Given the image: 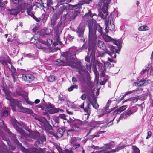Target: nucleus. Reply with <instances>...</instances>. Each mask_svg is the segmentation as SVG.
<instances>
[{"label":"nucleus","mask_w":153,"mask_h":153,"mask_svg":"<svg viewBox=\"0 0 153 153\" xmlns=\"http://www.w3.org/2000/svg\"><path fill=\"white\" fill-rule=\"evenodd\" d=\"M104 132V131H99L97 132H96L95 133V134L92 135H91L90 137L92 139L95 137H98L99 136V134H101Z\"/></svg>","instance_id":"58836bf2"},{"label":"nucleus","mask_w":153,"mask_h":153,"mask_svg":"<svg viewBox=\"0 0 153 153\" xmlns=\"http://www.w3.org/2000/svg\"><path fill=\"white\" fill-rule=\"evenodd\" d=\"M45 106L46 107V109L47 112L51 114H53L58 112L59 111V108H55L52 106L50 102L45 103Z\"/></svg>","instance_id":"39448f33"},{"label":"nucleus","mask_w":153,"mask_h":153,"mask_svg":"<svg viewBox=\"0 0 153 153\" xmlns=\"http://www.w3.org/2000/svg\"><path fill=\"white\" fill-rule=\"evenodd\" d=\"M65 6L67 7L68 10H71L78 8V5H72L70 4H68Z\"/></svg>","instance_id":"bb28decb"},{"label":"nucleus","mask_w":153,"mask_h":153,"mask_svg":"<svg viewBox=\"0 0 153 153\" xmlns=\"http://www.w3.org/2000/svg\"><path fill=\"white\" fill-rule=\"evenodd\" d=\"M91 105H92L93 107L95 109L97 110L98 109L99 107V105L97 103V100H95L94 102Z\"/></svg>","instance_id":"a18cd8bd"},{"label":"nucleus","mask_w":153,"mask_h":153,"mask_svg":"<svg viewBox=\"0 0 153 153\" xmlns=\"http://www.w3.org/2000/svg\"><path fill=\"white\" fill-rule=\"evenodd\" d=\"M36 45L37 47L39 49H43L44 48V47L42 45L41 43L39 42L36 43Z\"/></svg>","instance_id":"052dcab7"},{"label":"nucleus","mask_w":153,"mask_h":153,"mask_svg":"<svg viewBox=\"0 0 153 153\" xmlns=\"http://www.w3.org/2000/svg\"><path fill=\"white\" fill-rule=\"evenodd\" d=\"M108 27L109 30L111 31H113L115 29V25L113 23L110 22L109 24L108 25Z\"/></svg>","instance_id":"e433bc0d"},{"label":"nucleus","mask_w":153,"mask_h":153,"mask_svg":"<svg viewBox=\"0 0 153 153\" xmlns=\"http://www.w3.org/2000/svg\"><path fill=\"white\" fill-rule=\"evenodd\" d=\"M55 64L58 66H67L69 65V63L65 61V60L58 59L55 62Z\"/></svg>","instance_id":"dca6fc26"},{"label":"nucleus","mask_w":153,"mask_h":153,"mask_svg":"<svg viewBox=\"0 0 153 153\" xmlns=\"http://www.w3.org/2000/svg\"><path fill=\"white\" fill-rule=\"evenodd\" d=\"M126 105H123L121 107H120L118 109L115 110L113 112V115L114 116V118L112 120L110 121L109 122H108L107 123V126H109L110 125H112L113 124L112 121L114 120L115 117L116 115L117 114H119L120 113L122 112L123 111L125 110L126 108Z\"/></svg>","instance_id":"423d86ee"},{"label":"nucleus","mask_w":153,"mask_h":153,"mask_svg":"<svg viewBox=\"0 0 153 153\" xmlns=\"http://www.w3.org/2000/svg\"><path fill=\"white\" fill-rule=\"evenodd\" d=\"M132 111L131 109L126 111L121 114V117L124 119L128 117L130 115L133 114Z\"/></svg>","instance_id":"5701e85b"},{"label":"nucleus","mask_w":153,"mask_h":153,"mask_svg":"<svg viewBox=\"0 0 153 153\" xmlns=\"http://www.w3.org/2000/svg\"><path fill=\"white\" fill-rule=\"evenodd\" d=\"M65 132V130L62 128H59L57 131L56 133L55 134L54 132L53 136L57 139L59 138H61L63 136Z\"/></svg>","instance_id":"4468645a"},{"label":"nucleus","mask_w":153,"mask_h":153,"mask_svg":"<svg viewBox=\"0 0 153 153\" xmlns=\"http://www.w3.org/2000/svg\"><path fill=\"white\" fill-rule=\"evenodd\" d=\"M72 129H69L67 130V133L68 132L72 131H78L80 129V127L76 123H74L72 126Z\"/></svg>","instance_id":"6ab92c4d"},{"label":"nucleus","mask_w":153,"mask_h":153,"mask_svg":"<svg viewBox=\"0 0 153 153\" xmlns=\"http://www.w3.org/2000/svg\"><path fill=\"white\" fill-rule=\"evenodd\" d=\"M26 108H24L21 106H19L18 105V110L19 112H21L23 113H25V110Z\"/></svg>","instance_id":"864d4df0"},{"label":"nucleus","mask_w":153,"mask_h":153,"mask_svg":"<svg viewBox=\"0 0 153 153\" xmlns=\"http://www.w3.org/2000/svg\"><path fill=\"white\" fill-rule=\"evenodd\" d=\"M25 112H26L30 114H31L33 113V112L32 110L30 109L26 108L25 109Z\"/></svg>","instance_id":"6e6d98bb"},{"label":"nucleus","mask_w":153,"mask_h":153,"mask_svg":"<svg viewBox=\"0 0 153 153\" xmlns=\"http://www.w3.org/2000/svg\"><path fill=\"white\" fill-rule=\"evenodd\" d=\"M30 135L32 137L36 139H39L40 134L37 131H33L30 133Z\"/></svg>","instance_id":"4be33fe9"},{"label":"nucleus","mask_w":153,"mask_h":153,"mask_svg":"<svg viewBox=\"0 0 153 153\" xmlns=\"http://www.w3.org/2000/svg\"><path fill=\"white\" fill-rule=\"evenodd\" d=\"M58 3L59 5H62L65 4V0H57Z\"/></svg>","instance_id":"69168bd1"},{"label":"nucleus","mask_w":153,"mask_h":153,"mask_svg":"<svg viewBox=\"0 0 153 153\" xmlns=\"http://www.w3.org/2000/svg\"><path fill=\"white\" fill-rule=\"evenodd\" d=\"M80 13V11L78 10H75L71 12L69 15L70 20L71 21L75 19L78 15Z\"/></svg>","instance_id":"a211bd4d"},{"label":"nucleus","mask_w":153,"mask_h":153,"mask_svg":"<svg viewBox=\"0 0 153 153\" xmlns=\"http://www.w3.org/2000/svg\"><path fill=\"white\" fill-rule=\"evenodd\" d=\"M132 148L133 150V153H140L139 149L135 146H133Z\"/></svg>","instance_id":"8fccbe9b"},{"label":"nucleus","mask_w":153,"mask_h":153,"mask_svg":"<svg viewBox=\"0 0 153 153\" xmlns=\"http://www.w3.org/2000/svg\"><path fill=\"white\" fill-rule=\"evenodd\" d=\"M87 100L88 101L86 103L85 107V102L84 101L78 106L79 108L83 109L85 112V115H87L88 118L90 116L91 112L90 105L94 102L95 100H97L92 96H89L87 97Z\"/></svg>","instance_id":"f03ea898"},{"label":"nucleus","mask_w":153,"mask_h":153,"mask_svg":"<svg viewBox=\"0 0 153 153\" xmlns=\"http://www.w3.org/2000/svg\"><path fill=\"white\" fill-rule=\"evenodd\" d=\"M58 18L56 16L53 15L51 19V25L52 27L53 28L55 26Z\"/></svg>","instance_id":"c85d7f7f"},{"label":"nucleus","mask_w":153,"mask_h":153,"mask_svg":"<svg viewBox=\"0 0 153 153\" xmlns=\"http://www.w3.org/2000/svg\"><path fill=\"white\" fill-rule=\"evenodd\" d=\"M111 0H104L103 1L104 5L107 6L110 2Z\"/></svg>","instance_id":"774afa93"},{"label":"nucleus","mask_w":153,"mask_h":153,"mask_svg":"<svg viewBox=\"0 0 153 153\" xmlns=\"http://www.w3.org/2000/svg\"><path fill=\"white\" fill-rule=\"evenodd\" d=\"M59 117L60 119L66 120L67 121V122L68 123H69V121L67 119V116L65 114H60L59 115Z\"/></svg>","instance_id":"c03bdc74"},{"label":"nucleus","mask_w":153,"mask_h":153,"mask_svg":"<svg viewBox=\"0 0 153 153\" xmlns=\"http://www.w3.org/2000/svg\"><path fill=\"white\" fill-rule=\"evenodd\" d=\"M137 85L139 86H144L147 85L148 83V82L145 79H141L139 82H136Z\"/></svg>","instance_id":"b1692460"},{"label":"nucleus","mask_w":153,"mask_h":153,"mask_svg":"<svg viewBox=\"0 0 153 153\" xmlns=\"http://www.w3.org/2000/svg\"><path fill=\"white\" fill-rule=\"evenodd\" d=\"M22 78L24 81L31 82L34 80V76L32 74H23L22 76Z\"/></svg>","instance_id":"9b49d317"},{"label":"nucleus","mask_w":153,"mask_h":153,"mask_svg":"<svg viewBox=\"0 0 153 153\" xmlns=\"http://www.w3.org/2000/svg\"><path fill=\"white\" fill-rule=\"evenodd\" d=\"M149 70V67H147L145 69L142 70L141 72V74H144L146 71H148Z\"/></svg>","instance_id":"0e129e2a"},{"label":"nucleus","mask_w":153,"mask_h":153,"mask_svg":"<svg viewBox=\"0 0 153 153\" xmlns=\"http://www.w3.org/2000/svg\"><path fill=\"white\" fill-rule=\"evenodd\" d=\"M97 45L98 47L100 49L103 50L106 49V46L104 42L102 41L99 40L97 42Z\"/></svg>","instance_id":"412c9836"},{"label":"nucleus","mask_w":153,"mask_h":153,"mask_svg":"<svg viewBox=\"0 0 153 153\" xmlns=\"http://www.w3.org/2000/svg\"><path fill=\"white\" fill-rule=\"evenodd\" d=\"M97 63L98 67V69L99 70L101 71L100 74V75L102 77L105 76L106 70L105 69L104 66L103 65L102 63H100L99 61H97Z\"/></svg>","instance_id":"f8f14e48"},{"label":"nucleus","mask_w":153,"mask_h":153,"mask_svg":"<svg viewBox=\"0 0 153 153\" xmlns=\"http://www.w3.org/2000/svg\"><path fill=\"white\" fill-rule=\"evenodd\" d=\"M98 24L94 19H92L91 21L88 22V26L89 28V40L94 41L97 39L96 32Z\"/></svg>","instance_id":"f257e3e1"},{"label":"nucleus","mask_w":153,"mask_h":153,"mask_svg":"<svg viewBox=\"0 0 153 153\" xmlns=\"http://www.w3.org/2000/svg\"><path fill=\"white\" fill-rule=\"evenodd\" d=\"M18 104L19 102L16 100L12 99L10 97V105L13 111H16V106L18 107Z\"/></svg>","instance_id":"2eb2a0df"},{"label":"nucleus","mask_w":153,"mask_h":153,"mask_svg":"<svg viewBox=\"0 0 153 153\" xmlns=\"http://www.w3.org/2000/svg\"><path fill=\"white\" fill-rule=\"evenodd\" d=\"M39 34L40 35L42 36H44L45 35H49V34L47 33L46 31L44 29L42 30H41L39 32Z\"/></svg>","instance_id":"49530a36"},{"label":"nucleus","mask_w":153,"mask_h":153,"mask_svg":"<svg viewBox=\"0 0 153 153\" xmlns=\"http://www.w3.org/2000/svg\"><path fill=\"white\" fill-rule=\"evenodd\" d=\"M62 22L60 21L59 22L56 27V32L55 33V37L56 39V42H54L53 43V44L55 45H57L58 44H60V45H61L62 44V42L60 41V33L59 32H58V31H59V28L60 26L62 24Z\"/></svg>","instance_id":"20e7f679"},{"label":"nucleus","mask_w":153,"mask_h":153,"mask_svg":"<svg viewBox=\"0 0 153 153\" xmlns=\"http://www.w3.org/2000/svg\"><path fill=\"white\" fill-rule=\"evenodd\" d=\"M43 143L40 140H37L35 141L34 143V146L37 147H41L42 146Z\"/></svg>","instance_id":"79ce46f5"},{"label":"nucleus","mask_w":153,"mask_h":153,"mask_svg":"<svg viewBox=\"0 0 153 153\" xmlns=\"http://www.w3.org/2000/svg\"><path fill=\"white\" fill-rule=\"evenodd\" d=\"M149 27L147 25H143L139 27L138 30L139 31H146L149 30Z\"/></svg>","instance_id":"2f4dec72"},{"label":"nucleus","mask_w":153,"mask_h":153,"mask_svg":"<svg viewBox=\"0 0 153 153\" xmlns=\"http://www.w3.org/2000/svg\"><path fill=\"white\" fill-rule=\"evenodd\" d=\"M85 4H86L85 3L83 0H82L81 1H79L78 4H76V5H78V8H79L82 5Z\"/></svg>","instance_id":"680f3d73"},{"label":"nucleus","mask_w":153,"mask_h":153,"mask_svg":"<svg viewBox=\"0 0 153 153\" xmlns=\"http://www.w3.org/2000/svg\"><path fill=\"white\" fill-rule=\"evenodd\" d=\"M23 7L26 9L27 11H32L33 10V7L31 4H28L27 3H24Z\"/></svg>","instance_id":"c756f323"},{"label":"nucleus","mask_w":153,"mask_h":153,"mask_svg":"<svg viewBox=\"0 0 153 153\" xmlns=\"http://www.w3.org/2000/svg\"><path fill=\"white\" fill-rule=\"evenodd\" d=\"M92 18H93L92 16V12L90 10H89L88 12L86 13L82 17V19L86 22L91 19L92 20Z\"/></svg>","instance_id":"f3484780"},{"label":"nucleus","mask_w":153,"mask_h":153,"mask_svg":"<svg viewBox=\"0 0 153 153\" xmlns=\"http://www.w3.org/2000/svg\"><path fill=\"white\" fill-rule=\"evenodd\" d=\"M97 30L98 32L100 33L101 34L102 33V29L101 27H100V25L98 24V26H97Z\"/></svg>","instance_id":"13d9d810"},{"label":"nucleus","mask_w":153,"mask_h":153,"mask_svg":"<svg viewBox=\"0 0 153 153\" xmlns=\"http://www.w3.org/2000/svg\"><path fill=\"white\" fill-rule=\"evenodd\" d=\"M39 121L43 124L44 125L49 123L47 119L44 117L40 118Z\"/></svg>","instance_id":"37998d69"},{"label":"nucleus","mask_w":153,"mask_h":153,"mask_svg":"<svg viewBox=\"0 0 153 153\" xmlns=\"http://www.w3.org/2000/svg\"><path fill=\"white\" fill-rule=\"evenodd\" d=\"M16 131L22 136H25L26 134L25 133L24 131L21 128Z\"/></svg>","instance_id":"09e8293b"},{"label":"nucleus","mask_w":153,"mask_h":153,"mask_svg":"<svg viewBox=\"0 0 153 153\" xmlns=\"http://www.w3.org/2000/svg\"><path fill=\"white\" fill-rule=\"evenodd\" d=\"M11 68L10 70L11 72V75L13 79V82H16L15 76L17 75V72L15 68L11 65Z\"/></svg>","instance_id":"aec40b11"},{"label":"nucleus","mask_w":153,"mask_h":153,"mask_svg":"<svg viewBox=\"0 0 153 153\" xmlns=\"http://www.w3.org/2000/svg\"><path fill=\"white\" fill-rule=\"evenodd\" d=\"M13 124L16 130L21 128L20 124L16 120L14 123H13Z\"/></svg>","instance_id":"72a5a7b5"},{"label":"nucleus","mask_w":153,"mask_h":153,"mask_svg":"<svg viewBox=\"0 0 153 153\" xmlns=\"http://www.w3.org/2000/svg\"><path fill=\"white\" fill-rule=\"evenodd\" d=\"M19 13V11L18 9H12L10 10V14L16 15Z\"/></svg>","instance_id":"4c0bfd02"},{"label":"nucleus","mask_w":153,"mask_h":153,"mask_svg":"<svg viewBox=\"0 0 153 153\" xmlns=\"http://www.w3.org/2000/svg\"><path fill=\"white\" fill-rule=\"evenodd\" d=\"M31 153H45V150L44 149H38L37 148H31Z\"/></svg>","instance_id":"393cba45"},{"label":"nucleus","mask_w":153,"mask_h":153,"mask_svg":"<svg viewBox=\"0 0 153 153\" xmlns=\"http://www.w3.org/2000/svg\"><path fill=\"white\" fill-rule=\"evenodd\" d=\"M96 48L95 47L88 48V53L87 56L85 58V60L89 62L90 58H91V60L93 61L95 59V52Z\"/></svg>","instance_id":"7ed1b4c3"},{"label":"nucleus","mask_w":153,"mask_h":153,"mask_svg":"<svg viewBox=\"0 0 153 153\" xmlns=\"http://www.w3.org/2000/svg\"><path fill=\"white\" fill-rule=\"evenodd\" d=\"M3 91L5 93V96L6 99L8 100H10V91H9L5 89H3Z\"/></svg>","instance_id":"ea45409f"},{"label":"nucleus","mask_w":153,"mask_h":153,"mask_svg":"<svg viewBox=\"0 0 153 153\" xmlns=\"http://www.w3.org/2000/svg\"><path fill=\"white\" fill-rule=\"evenodd\" d=\"M10 138L11 139V140L13 141V142L18 145L20 143L19 142L18 140L17 139L15 135H14L10 131Z\"/></svg>","instance_id":"7c9ffc66"},{"label":"nucleus","mask_w":153,"mask_h":153,"mask_svg":"<svg viewBox=\"0 0 153 153\" xmlns=\"http://www.w3.org/2000/svg\"><path fill=\"white\" fill-rule=\"evenodd\" d=\"M85 27V26L82 23H80L78 27V30L76 31V33L79 37L81 38H83Z\"/></svg>","instance_id":"6e6552de"},{"label":"nucleus","mask_w":153,"mask_h":153,"mask_svg":"<svg viewBox=\"0 0 153 153\" xmlns=\"http://www.w3.org/2000/svg\"><path fill=\"white\" fill-rule=\"evenodd\" d=\"M110 151L107 150L105 149L100 150V151H96L95 152H92L91 153H110Z\"/></svg>","instance_id":"de8ad7c7"},{"label":"nucleus","mask_w":153,"mask_h":153,"mask_svg":"<svg viewBox=\"0 0 153 153\" xmlns=\"http://www.w3.org/2000/svg\"><path fill=\"white\" fill-rule=\"evenodd\" d=\"M139 98L138 96L134 97L131 98L130 100L133 103H135L138 101Z\"/></svg>","instance_id":"603ef678"},{"label":"nucleus","mask_w":153,"mask_h":153,"mask_svg":"<svg viewBox=\"0 0 153 153\" xmlns=\"http://www.w3.org/2000/svg\"><path fill=\"white\" fill-rule=\"evenodd\" d=\"M105 66L107 67V68H110L111 66V64L109 62L106 61L104 62Z\"/></svg>","instance_id":"4d7b16f0"},{"label":"nucleus","mask_w":153,"mask_h":153,"mask_svg":"<svg viewBox=\"0 0 153 153\" xmlns=\"http://www.w3.org/2000/svg\"><path fill=\"white\" fill-rule=\"evenodd\" d=\"M62 56L65 59V61L67 62L68 63L71 60L73 59V55L69 51H66L65 52H63L62 54Z\"/></svg>","instance_id":"1a4fd4ad"},{"label":"nucleus","mask_w":153,"mask_h":153,"mask_svg":"<svg viewBox=\"0 0 153 153\" xmlns=\"http://www.w3.org/2000/svg\"><path fill=\"white\" fill-rule=\"evenodd\" d=\"M52 43L53 42L51 39H48L47 42H46V44L49 48H51V47L50 46L52 44Z\"/></svg>","instance_id":"3c124183"},{"label":"nucleus","mask_w":153,"mask_h":153,"mask_svg":"<svg viewBox=\"0 0 153 153\" xmlns=\"http://www.w3.org/2000/svg\"><path fill=\"white\" fill-rule=\"evenodd\" d=\"M74 88L77 89L78 88V85H73L68 88V91L69 92L73 90Z\"/></svg>","instance_id":"a19ab883"},{"label":"nucleus","mask_w":153,"mask_h":153,"mask_svg":"<svg viewBox=\"0 0 153 153\" xmlns=\"http://www.w3.org/2000/svg\"><path fill=\"white\" fill-rule=\"evenodd\" d=\"M45 131L51 135L54 134V131L52 126L49 123V122L44 125Z\"/></svg>","instance_id":"ddd939ff"},{"label":"nucleus","mask_w":153,"mask_h":153,"mask_svg":"<svg viewBox=\"0 0 153 153\" xmlns=\"http://www.w3.org/2000/svg\"><path fill=\"white\" fill-rule=\"evenodd\" d=\"M64 151L65 153H73L72 149H70V150L68 149H65Z\"/></svg>","instance_id":"338daca9"},{"label":"nucleus","mask_w":153,"mask_h":153,"mask_svg":"<svg viewBox=\"0 0 153 153\" xmlns=\"http://www.w3.org/2000/svg\"><path fill=\"white\" fill-rule=\"evenodd\" d=\"M28 15L31 16L33 18H34V17H35V16L33 13L32 12V11H26Z\"/></svg>","instance_id":"bf43d9fd"},{"label":"nucleus","mask_w":153,"mask_h":153,"mask_svg":"<svg viewBox=\"0 0 153 153\" xmlns=\"http://www.w3.org/2000/svg\"><path fill=\"white\" fill-rule=\"evenodd\" d=\"M39 139L40 140L42 143L43 142L45 141H46V137L43 134H42L41 135H40V137Z\"/></svg>","instance_id":"5fc2aeb1"},{"label":"nucleus","mask_w":153,"mask_h":153,"mask_svg":"<svg viewBox=\"0 0 153 153\" xmlns=\"http://www.w3.org/2000/svg\"><path fill=\"white\" fill-rule=\"evenodd\" d=\"M64 12L65 13L64 14L65 17L68 15L69 12L67 10V6L64 5L61 6L56 11V13L58 15H60Z\"/></svg>","instance_id":"9d476101"},{"label":"nucleus","mask_w":153,"mask_h":153,"mask_svg":"<svg viewBox=\"0 0 153 153\" xmlns=\"http://www.w3.org/2000/svg\"><path fill=\"white\" fill-rule=\"evenodd\" d=\"M80 145L79 143H76L74 144L73 145V147L74 148V149H76L80 147Z\"/></svg>","instance_id":"e2e57ef3"},{"label":"nucleus","mask_w":153,"mask_h":153,"mask_svg":"<svg viewBox=\"0 0 153 153\" xmlns=\"http://www.w3.org/2000/svg\"><path fill=\"white\" fill-rule=\"evenodd\" d=\"M56 77L54 75H50L47 77V79L48 82H53L56 79Z\"/></svg>","instance_id":"c9c22d12"},{"label":"nucleus","mask_w":153,"mask_h":153,"mask_svg":"<svg viewBox=\"0 0 153 153\" xmlns=\"http://www.w3.org/2000/svg\"><path fill=\"white\" fill-rule=\"evenodd\" d=\"M110 49L111 51V52L110 53H115L119 54V52L120 50L119 49H116L114 46L111 45H109L108 46Z\"/></svg>","instance_id":"a878e982"},{"label":"nucleus","mask_w":153,"mask_h":153,"mask_svg":"<svg viewBox=\"0 0 153 153\" xmlns=\"http://www.w3.org/2000/svg\"><path fill=\"white\" fill-rule=\"evenodd\" d=\"M0 62L2 65L6 66H8L7 63H10V62L7 61L3 56H1L0 57Z\"/></svg>","instance_id":"cd10ccee"},{"label":"nucleus","mask_w":153,"mask_h":153,"mask_svg":"<svg viewBox=\"0 0 153 153\" xmlns=\"http://www.w3.org/2000/svg\"><path fill=\"white\" fill-rule=\"evenodd\" d=\"M103 38L105 41L106 42H112L113 39L111 37L105 34L103 37Z\"/></svg>","instance_id":"f704fd0d"},{"label":"nucleus","mask_w":153,"mask_h":153,"mask_svg":"<svg viewBox=\"0 0 153 153\" xmlns=\"http://www.w3.org/2000/svg\"><path fill=\"white\" fill-rule=\"evenodd\" d=\"M112 42L117 46V47L119 49H120L121 48V46L120 44V42L119 40H116L113 39Z\"/></svg>","instance_id":"473e14b6"},{"label":"nucleus","mask_w":153,"mask_h":153,"mask_svg":"<svg viewBox=\"0 0 153 153\" xmlns=\"http://www.w3.org/2000/svg\"><path fill=\"white\" fill-rule=\"evenodd\" d=\"M72 68H76V71L78 72L80 74H82L85 72L84 68L85 67L82 65L80 62H77L75 63V65H72Z\"/></svg>","instance_id":"0eeeda50"}]
</instances>
